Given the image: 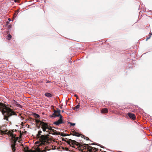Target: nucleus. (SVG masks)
I'll return each mask as SVG.
<instances>
[{
	"mask_svg": "<svg viewBox=\"0 0 152 152\" xmlns=\"http://www.w3.org/2000/svg\"><path fill=\"white\" fill-rule=\"evenodd\" d=\"M33 115L35 118H39L40 117V116L36 113H34Z\"/></svg>",
	"mask_w": 152,
	"mask_h": 152,
	"instance_id": "18",
	"label": "nucleus"
},
{
	"mask_svg": "<svg viewBox=\"0 0 152 152\" xmlns=\"http://www.w3.org/2000/svg\"><path fill=\"white\" fill-rule=\"evenodd\" d=\"M56 135H60L64 137L67 136H69V134H66L63 133H61L60 132H58L56 134Z\"/></svg>",
	"mask_w": 152,
	"mask_h": 152,
	"instance_id": "11",
	"label": "nucleus"
},
{
	"mask_svg": "<svg viewBox=\"0 0 152 152\" xmlns=\"http://www.w3.org/2000/svg\"><path fill=\"white\" fill-rule=\"evenodd\" d=\"M62 149H63V150H66V151H68L69 150V149L67 148L63 147Z\"/></svg>",
	"mask_w": 152,
	"mask_h": 152,
	"instance_id": "24",
	"label": "nucleus"
},
{
	"mask_svg": "<svg viewBox=\"0 0 152 152\" xmlns=\"http://www.w3.org/2000/svg\"><path fill=\"white\" fill-rule=\"evenodd\" d=\"M62 113H63V112H64V110H62Z\"/></svg>",
	"mask_w": 152,
	"mask_h": 152,
	"instance_id": "37",
	"label": "nucleus"
},
{
	"mask_svg": "<svg viewBox=\"0 0 152 152\" xmlns=\"http://www.w3.org/2000/svg\"><path fill=\"white\" fill-rule=\"evenodd\" d=\"M77 62V61H74L73 62V63H75V62Z\"/></svg>",
	"mask_w": 152,
	"mask_h": 152,
	"instance_id": "35",
	"label": "nucleus"
},
{
	"mask_svg": "<svg viewBox=\"0 0 152 152\" xmlns=\"http://www.w3.org/2000/svg\"><path fill=\"white\" fill-rule=\"evenodd\" d=\"M101 111L102 113H106L108 112V109L107 108L102 109Z\"/></svg>",
	"mask_w": 152,
	"mask_h": 152,
	"instance_id": "13",
	"label": "nucleus"
},
{
	"mask_svg": "<svg viewBox=\"0 0 152 152\" xmlns=\"http://www.w3.org/2000/svg\"><path fill=\"white\" fill-rule=\"evenodd\" d=\"M7 37L8 38V39L9 40L12 37V36L10 34H9L7 35Z\"/></svg>",
	"mask_w": 152,
	"mask_h": 152,
	"instance_id": "25",
	"label": "nucleus"
},
{
	"mask_svg": "<svg viewBox=\"0 0 152 152\" xmlns=\"http://www.w3.org/2000/svg\"><path fill=\"white\" fill-rule=\"evenodd\" d=\"M43 122L42 121H41L39 120H38V119H35V122L36 123V124H38V123H40V124L41 122Z\"/></svg>",
	"mask_w": 152,
	"mask_h": 152,
	"instance_id": "20",
	"label": "nucleus"
},
{
	"mask_svg": "<svg viewBox=\"0 0 152 152\" xmlns=\"http://www.w3.org/2000/svg\"><path fill=\"white\" fill-rule=\"evenodd\" d=\"M68 123L69 124H70V126H74L75 125V123H72L70 122H69Z\"/></svg>",
	"mask_w": 152,
	"mask_h": 152,
	"instance_id": "23",
	"label": "nucleus"
},
{
	"mask_svg": "<svg viewBox=\"0 0 152 152\" xmlns=\"http://www.w3.org/2000/svg\"><path fill=\"white\" fill-rule=\"evenodd\" d=\"M60 110L58 109L56 110H54V113L51 116L53 117H60L61 116H62L60 114Z\"/></svg>",
	"mask_w": 152,
	"mask_h": 152,
	"instance_id": "5",
	"label": "nucleus"
},
{
	"mask_svg": "<svg viewBox=\"0 0 152 152\" xmlns=\"http://www.w3.org/2000/svg\"><path fill=\"white\" fill-rule=\"evenodd\" d=\"M94 145V144L91 143L90 144H84V145H86L84 146V149L86 150L87 149V151H85L86 152H98V149H97L89 145Z\"/></svg>",
	"mask_w": 152,
	"mask_h": 152,
	"instance_id": "4",
	"label": "nucleus"
},
{
	"mask_svg": "<svg viewBox=\"0 0 152 152\" xmlns=\"http://www.w3.org/2000/svg\"><path fill=\"white\" fill-rule=\"evenodd\" d=\"M36 150L38 152H40V150L38 147H37V148L36 149Z\"/></svg>",
	"mask_w": 152,
	"mask_h": 152,
	"instance_id": "26",
	"label": "nucleus"
},
{
	"mask_svg": "<svg viewBox=\"0 0 152 152\" xmlns=\"http://www.w3.org/2000/svg\"><path fill=\"white\" fill-rule=\"evenodd\" d=\"M11 140L12 141V142L13 141V143L11 145V147L13 152H15V151L16 149L15 148V146L16 145V143L17 142L16 140H15V139L13 138H12Z\"/></svg>",
	"mask_w": 152,
	"mask_h": 152,
	"instance_id": "7",
	"label": "nucleus"
},
{
	"mask_svg": "<svg viewBox=\"0 0 152 152\" xmlns=\"http://www.w3.org/2000/svg\"><path fill=\"white\" fill-rule=\"evenodd\" d=\"M71 133L70 135H72L73 136H75L77 137H80L81 134H80L78 133L77 132L74 131H71Z\"/></svg>",
	"mask_w": 152,
	"mask_h": 152,
	"instance_id": "9",
	"label": "nucleus"
},
{
	"mask_svg": "<svg viewBox=\"0 0 152 152\" xmlns=\"http://www.w3.org/2000/svg\"><path fill=\"white\" fill-rule=\"evenodd\" d=\"M81 137L82 138H84V139H86V140H90L89 139L88 137H85L84 135L81 134Z\"/></svg>",
	"mask_w": 152,
	"mask_h": 152,
	"instance_id": "15",
	"label": "nucleus"
},
{
	"mask_svg": "<svg viewBox=\"0 0 152 152\" xmlns=\"http://www.w3.org/2000/svg\"><path fill=\"white\" fill-rule=\"evenodd\" d=\"M52 128L51 127L50 128V129H48V130H47L46 132H48V133L49 134H51V131H49V130L50 131V129H51Z\"/></svg>",
	"mask_w": 152,
	"mask_h": 152,
	"instance_id": "22",
	"label": "nucleus"
},
{
	"mask_svg": "<svg viewBox=\"0 0 152 152\" xmlns=\"http://www.w3.org/2000/svg\"><path fill=\"white\" fill-rule=\"evenodd\" d=\"M74 96L75 97H76V99H78V97L77 95L75 94V95Z\"/></svg>",
	"mask_w": 152,
	"mask_h": 152,
	"instance_id": "30",
	"label": "nucleus"
},
{
	"mask_svg": "<svg viewBox=\"0 0 152 152\" xmlns=\"http://www.w3.org/2000/svg\"><path fill=\"white\" fill-rule=\"evenodd\" d=\"M50 131H52L53 132L52 133L51 132V134H56L57 133V132H56V130H55L53 129H52V128L51 129H50Z\"/></svg>",
	"mask_w": 152,
	"mask_h": 152,
	"instance_id": "17",
	"label": "nucleus"
},
{
	"mask_svg": "<svg viewBox=\"0 0 152 152\" xmlns=\"http://www.w3.org/2000/svg\"><path fill=\"white\" fill-rule=\"evenodd\" d=\"M12 132L10 131H9L8 132V130H5L4 131L2 130L1 128H0V132L1 133V135H3L4 134H7V135H10L12 138H13L14 139H15V140H16L17 141L18 139V137H15L16 135H14L13 132H14L13 130H12Z\"/></svg>",
	"mask_w": 152,
	"mask_h": 152,
	"instance_id": "3",
	"label": "nucleus"
},
{
	"mask_svg": "<svg viewBox=\"0 0 152 152\" xmlns=\"http://www.w3.org/2000/svg\"><path fill=\"white\" fill-rule=\"evenodd\" d=\"M18 12H19V11H18V10L17 12H16L15 13V14H14V15H15V14H16L17 12V13H18Z\"/></svg>",
	"mask_w": 152,
	"mask_h": 152,
	"instance_id": "32",
	"label": "nucleus"
},
{
	"mask_svg": "<svg viewBox=\"0 0 152 152\" xmlns=\"http://www.w3.org/2000/svg\"><path fill=\"white\" fill-rule=\"evenodd\" d=\"M70 140V139H69V141H67L66 142L69 144V145L70 146H71V144H70V143H71V141Z\"/></svg>",
	"mask_w": 152,
	"mask_h": 152,
	"instance_id": "27",
	"label": "nucleus"
},
{
	"mask_svg": "<svg viewBox=\"0 0 152 152\" xmlns=\"http://www.w3.org/2000/svg\"><path fill=\"white\" fill-rule=\"evenodd\" d=\"M50 150L49 147L48 146H46L44 149L42 151V152H46L47 151H49Z\"/></svg>",
	"mask_w": 152,
	"mask_h": 152,
	"instance_id": "14",
	"label": "nucleus"
},
{
	"mask_svg": "<svg viewBox=\"0 0 152 152\" xmlns=\"http://www.w3.org/2000/svg\"><path fill=\"white\" fill-rule=\"evenodd\" d=\"M22 145V146H23V144H22V145Z\"/></svg>",
	"mask_w": 152,
	"mask_h": 152,
	"instance_id": "40",
	"label": "nucleus"
},
{
	"mask_svg": "<svg viewBox=\"0 0 152 152\" xmlns=\"http://www.w3.org/2000/svg\"><path fill=\"white\" fill-rule=\"evenodd\" d=\"M18 1V0H17Z\"/></svg>",
	"mask_w": 152,
	"mask_h": 152,
	"instance_id": "41",
	"label": "nucleus"
},
{
	"mask_svg": "<svg viewBox=\"0 0 152 152\" xmlns=\"http://www.w3.org/2000/svg\"><path fill=\"white\" fill-rule=\"evenodd\" d=\"M23 150L25 152H33V151L31 150L30 151L28 149V147H27L26 148L23 147Z\"/></svg>",
	"mask_w": 152,
	"mask_h": 152,
	"instance_id": "12",
	"label": "nucleus"
},
{
	"mask_svg": "<svg viewBox=\"0 0 152 152\" xmlns=\"http://www.w3.org/2000/svg\"><path fill=\"white\" fill-rule=\"evenodd\" d=\"M51 127L50 126L48 125V128L47 129V130H48V129H50V128Z\"/></svg>",
	"mask_w": 152,
	"mask_h": 152,
	"instance_id": "31",
	"label": "nucleus"
},
{
	"mask_svg": "<svg viewBox=\"0 0 152 152\" xmlns=\"http://www.w3.org/2000/svg\"><path fill=\"white\" fill-rule=\"evenodd\" d=\"M80 107V104L79 103L77 106H76L75 107H74L73 109L74 110H76L77 109L79 108Z\"/></svg>",
	"mask_w": 152,
	"mask_h": 152,
	"instance_id": "21",
	"label": "nucleus"
},
{
	"mask_svg": "<svg viewBox=\"0 0 152 152\" xmlns=\"http://www.w3.org/2000/svg\"><path fill=\"white\" fill-rule=\"evenodd\" d=\"M18 1L17 0H14V1L15 2H17Z\"/></svg>",
	"mask_w": 152,
	"mask_h": 152,
	"instance_id": "33",
	"label": "nucleus"
},
{
	"mask_svg": "<svg viewBox=\"0 0 152 152\" xmlns=\"http://www.w3.org/2000/svg\"><path fill=\"white\" fill-rule=\"evenodd\" d=\"M40 125L41 126V128L42 129V131L43 132H46L47 129L48 128V124L44 122H41Z\"/></svg>",
	"mask_w": 152,
	"mask_h": 152,
	"instance_id": "6",
	"label": "nucleus"
},
{
	"mask_svg": "<svg viewBox=\"0 0 152 152\" xmlns=\"http://www.w3.org/2000/svg\"><path fill=\"white\" fill-rule=\"evenodd\" d=\"M14 102H15V103L16 105H17L18 107H21L22 106L21 105H20V104H18V103L17 102H16V101H14Z\"/></svg>",
	"mask_w": 152,
	"mask_h": 152,
	"instance_id": "19",
	"label": "nucleus"
},
{
	"mask_svg": "<svg viewBox=\"0 0 152 152\" xmlns=\"http://www.w3.org/2000/svg\"><path fill=\"white\" fill-rule=\"evenodd\" d=\"M49 82H49V81H48L47 82V83H49Z\"/></svg>",
	"mask_w": 152,
	"mask_h": 152,
	"instance_id": "38",
	"label": "nucleus"
},
{
	"mask_svg": "<svg viewBox=\"0 0 152 152\" xmlns=\"http://www.w3.org/2000/svg\"><path fill=\"white\" fill-rule=\"evenodd\" d=\"M36 125H37V126L38 127V129H39V128L40 127V126H41L40 125V124L39 125H38V124H37Z\"/></svg>",
	"mask_w": 152,
	"mask_h": 152,
	"instance_id": "28",
	"label": "nucleus"
},
{
	"mask_svg": "<svg viewBox=\"0 0 152 152\" xmlns=\"http://www.w3.org/2000/svg\"><path fill=\"white\" fill-rule=\"evenodd\" d=\"M150 34L151 35H149V37H148L147 38V39L146 40H147L148 39H149L151 37V35H152V34L151 33H150Z\"/></svg>",
	"mask_w": 152,
	"mask_h": 152,
	"instance_id": "29",
	"label": "nucleus"
},
{
	"mask_svg": "<svg viewBox=\"0 0 152 152\" xmlns=\"http://www.w3.org/2000/svg\"><path fill=\"white\" fill-rule=\"evenodd\" d=\"M45 95L46 97H51L52 96L51 94H50L48 93H46L45 94Z\"/></svg>",
	"mask_w": 152,
	"mask_h": 152,
	"instance_id": "16",
	"label": "nucleus"
},
{
	"mask_svg": "<svg viewBox=\"0 0 152 152\" xmlns=\"http://www.w3.org/2000/svg\"><path fill=\"white\" fill-rule=\"evenodd\" d=\"M62 118V116H61L60 117V118L57 121L54 123V124L56 125L57 126L59 124L63 123V121Z\"/></svg>",
	"mask_w": 152,
	"mask_h": 152,
	"instance_id": "8",
	"label": "nucleus"
},
{
	"mask_svg": "<svg viewBox=\"0 0 152 152\" xmlns=\"http://www.w3.org/2000/svg\"><path fill=\"white\" fill-rule=\"evenodd\" d=\"M0 111L4 115V119L8 121V118L13 115H16V113L10 108L7 107L2 103H0Z\"/></svg>",
	"mask_w": 152,
	"mask_h": 152,
	"instance_id": "1",
	"label": "nucleus"
},
{
	"mask_svg": "<svg viewBox=\"0 0 152 152\" xmlns=\"http://www.w3.org/2000/svg\"><path fill=\"white\" fill-rule=\"evenodd\" d=\"M0 134H1V133L0 132Z\"/></svg>",
	"mask_w": 152,
	"mask_h": 152,
	"instance_id": "39",
	"label": "nucleus"
},
{
	"mask_svg": "<svg viewBox=\"0 0 152 152\" xmlns=\"http://www.w3.org/2000/svg\"><path fill=\"white\" fill-rule=\"evenodd\" d=\"M8 20H9L10 21H11V19L10 18H9L8 19Z\"/></svg>",
	"mask_w": 152,
	"mask_h": 152,
	"instance_id": "34",
	"label": "nucleus"
},
{
	"mask_svg": "<svg viewBox=\"0 0 152 152\" xmlns=\"http://www.w3.org/2000/svg\"><path fill=\"white\" fill-rule=\"evenodd\" d=\"M127 115L130 118H132L133 120L136 119V116L134 114L132 113H128Z\"/></svg>",
	"mask_w": 152,
	"mask_h": 152,
	"instance_id": "10",
	"label": "nucleus"
},
{
	"mask_svg": "<svg viewBox=\"0 0 152 152\" xmlns=\"http://www.w3.org/2000/svg\"><path fill=\"white\" fill-rule=\"evenodd\" d=\"M39 0H37V2H39Z\"/></svg>",
	"mask_w": 152,
	"mask_h": 152,
	"instance_id": "36",
	"label": "nucleus"
},
{
	"mask_svg": "<svg viewBox=\"0 0 152 152\" xmlns=\"http://www.w3.org/2000/svg\"><path fill=\"white\" fill-rule=\"evenodd\" d=\"M42 132V131H39L37 136L38 138H40L42 140L41 145H45L46 143H49V139L48 137L49 135L48 134L43 135L40 136Z\"/></svg>",
	"mask_w": 152,
	"mask_h": 152,
	"instance_id": "2",
	"label": "nucleus"
}]
</instances>
